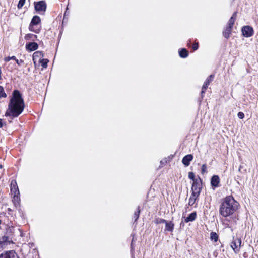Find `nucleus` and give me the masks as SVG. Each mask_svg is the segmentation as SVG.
I'll list each match as a JSON object with an SVG mask.
<instances>
[{
	"instance_id": "obj_1",
	"label": "nucleus",
	"mask_w": 258,
	"mask_h": 258,
	"mask_svg": "<svg viewBox=\"0 0 258 258\" xmlns=\"http://www.w3.org/2000/svg\"><path fill=\"white\" fill-rule=\"evenodd\" d=\"M24 108V102L21 94L18 90H14L5 116H9L11 119L17 117L23 111Z\"/></svg>"
},
{
	"instance_id": "obj_2",
	"label": "nucleus",
	"mask_w": 258,
	"mask_h": 258,
	"mask_svg": "<svg viewBox=\"0 0 258 258\" xmlns=\"http://www.w3.org/2000/svg\"><path fill=\"white\" fill-rule=\"evenodd\" d=\"M238 203L232 196H227L221 203L219 209L220 214L226 217L232 215L237 209Z\"/></svg>"
},
{
	"instance_id": "obj_3",
	"label": "nucleus",
	"mask_w": 258,
	"mask_h": 258,
	"mask_svg": "<svg viewBox=\"0 0 258 258\" xmlns=\"http://www.w3.org/2000/svg\"><path fill=\"white\" fill-rule=\"evenodd\" d=\"M202 188V180L198 177L196 180H194L192 184V196L195 197H199Z\"/></svg>"
},
{
	"instance_id": "obj_4",
	"label": "nucleus",
	"mask_w": 258,
	"mask_h": 258,
	"mask_svg": "<svg viewBox=\"0 0 258 258\" xmlns=\"http://www.w3.org/2000/svg\"><path fill=\"white\" fill-rule=\"evenodd\" d=\"M35 10L39 13H44L46 9V4L44 1L34 2Z\"/></svg>"
},
{
	"instance_id": "obj_5",
	"label": "nucleus",
	"mask_w": 258,
	"mask_h": 258,
	"mask_svg": "<svg viewBox=\"0 0 258 258\" xmlns=\"http://www.w3.org/2000/svg\"><path fill=\"white\" fill-rule=\"evenodd\" d=\"M11 191L14 195V197L17 200L19 198L20 195L18 187L17 186V182L15 180H13L11 183Z\"/></svg>"
},
{
	"instance_id": "obj_6",
	"label": "nucleus",
	"mask_w": 258,
	"mask_h": 258,
	"mask_svg": "<svg viewBox=\"0 0 258 258\" xmlns=\"http://www.w3.org/2000/svg\"><path fill=\"white\" fill-rule=\"evenodd\" d=\"M242 33L245 37H249L253 34V28L249 26H245L242 28Z\"/></svg>"
},
{
	"instance_id": "obj_7",
	"label": "nucleus",
	"mask_w": 258,
	"mask_h": 258,
	"mask_svg": "<svg viewBox=\"0 0 258 258\" xmlns=\"http://www.w3.org/2000/svg\"><path fill=\"white\" fill-rule=\"evenodd\" d=\"M241 243V240L238 238L234 239L231 242V247L235 253L239 252Z\"/></svg>"
},
{
	"instance_id": "obj_8",
	"label": "nucleus",
	"mask_w": 258,
	"mask_h": 258,
	"mask_svg": "<svg viewBox=\"0 0 258 258\" xmlns=\"http://www.w3.org/2000/svg\"><path fill=\"white\" fill-rule=\"evenodd\" d=\"M0 258H19L18 254L14 251H6L0 255Z\"/></svg>"
},
{
	"instance_id": "obj_9",
	"label": "nucleus",
	"mask_w": 258,
	"mask_h": 258,
	"mask_svg": "<svg viewBox=\"0 0 258 258\" xmlns=\"http://www.w3.org/2000/svg\"><path fill=\"white\" fill-rule=\"evenodd\" d=\"M38 45L36 42H29L26 45V49L29 51H33L37 50Z\"/></svg>"
},
{
	"instance_id": "obj_10",
	"label": "nucleus",
	"mask_w": 258,
	"mask_h": 258,
	"mask_svg": "<svg viewBox=\"0 0 258 258\" xmlns=\"http://www.w3.org/2000/svg\"><path fill=\"white\" fill-rule=\"evenodd\" d=\"M192 159L193 156L191 154H188L183 158L182 162L185 166H188Z\"/></svg>"
},
{
	"instance_id": "obj_11",
	"label": "nucleus",
	"mask_w": 258,
	"mask_h": 258,
	"mask_svg": "<svg viewBox=\"0 0 258 258\" xmlns=\"http://www.w3.org/2000/svg\"><path fill=\"white\" fill-rule=\"evenodd\" d=\"M220 182L219 176L217 175H214L212 177L211 180V184L213 187H216L218 186Z\"/></svg>"
},
{
	"instance_id": "obj_12",
	"label": "nucleus",
	"mask_w": 258,
	"mask_h": 258,
	"mask_svg": "<svg viewBox=\"0 0 258 258\" xmlns=\"http://www.w3.org/2000/svg\"><path fill=\"white\" fill-rule=\"evenodd\" d=\"M232 28V27L227 26L224 29V30L223 31V35L225 38L228 39V38H229L230 35L231 34Z\"/></svg>"
},
{
	"instance_id": "obj_13",
	"label": "nucleus",
	"mask_w": 258,
	"mask_h": 258,
	"mask_svg": "<svg viewBox=\"0 0 258 258\" xmlns=\"http://www.w3.org/2000/svg\"><path fill=\"white\" fill-rule=\"evenodd\" d=\"M43 57L44 54L42 52L39 51H36L33 54V60L35 63V61L37 60V58H40V59H41Z\"/></svg>"
},
{
	"instance_id": "obj_14",
	"label": "nucleus",
	"mask_w": 258,
	"mask_h": 258,
	"mask_svg": "<svg viewBox=\"0 0 258 258\" xmlns=\"http://www.w3.org/2000/svg\"><path fill=\"white\" fill-rule=\"evenodd\" d=\"M165 224V230L172 232L174 229V224L172 221L168 222L166 221V223Z\"/></svg>"
},
{
	"instance_id": "obj_15",
	"label": "nucleus",
	"mask_w": 258,
	"mask_h": 258,
	"mask_svg": "<svg viewBox=\"0 0 258 258\" xmlns=\"http://www.w3.org/2000/svg\"><path fill=\"white\" fill-rule=\"evenodd\" d=\"M196 217H197V213L196 212L191 213V214H189V215L187 217H186L185 218V222L186 223H187V222H189L190 221H193L196 219Z\"/></svg>"
},
{
	"instance_id": "obj_16",
	"label": "nucleus",
	"mask_w": 258,
	"mask_h": 258,
	"mask_svg": "<svg viewBox=\"0 0 258 258\" xmlns=\"http://www.w3.org/2000/svg\"><path fill=\"white\" fill-rule=\"evenodd\" d=\"M236 17H237V12H234L233 14L232 17L230 18V19L229 20L228 26H229L232 28L233 27V26L234 24Z\"/></svg>"
},
{
	"instance_id": "obj_17",
	"label": "nucleus",
	"mask_w": 258,
	"mask_h": 258,
	"mask_svg": "<svg viewBox=\"0 0 258 258\" xmlns=\"http://www.w3.org/2000/svg\"><path fill=\"white\" fill-rule=\"evenodd\" d=\"M40 18L38 16H34L30 24V25H37L40 22Z\"/></svg>"
},
{
	"instance_id": "obj_18",
	"label": "nucleus",
	"mask_w": 258,
	"mask_h": 258,
	"mask_svg": "<svg viewBox=\"0 0 258 258\" xmlns=\"http://www.w3.org/2000/svg\"><path fill=\"white\" fill-rule=\"evenodd\" d=\"M179 56L182 58H186L188 55V52L185 48H182L179 51Z\"/></svg>"
},
{
	"instance_id": "obj_19",
	"label": "nucleus",
	"mask_w": 258,
	"mask_h": 258,
	"mask_svg": "<svg viewBox=\"0 0 258 258\" xmlns=\"http://www.w3.org/2000/svg\"><path fill=\"white\" fill-rule=\"evenodd\" d=\"M37 36L36 35H34L32 34H28L25 36V39L26 40H34L36 38H37Z\"/></svg>"
},
{
	"instance_id": "obj_20",
	"label": "nucleus",
	"mask_w": 258,
	"mask_h": 258,
	"mask_svg": "<svg viewBox=\"0 0 258 258\" xmlns=\"http://www.w3.org/2000/svg\"><path fill=\"white\" fill-rule=\"evenodd\" d=\"M218 235L216 232H212L210 233V239L211 240H214L215 242H216L218 240Z\"/></svg>"
},
{
	"instance_id": "obj_21",
	"label": "nucleus",
	"mask_w": 258,
	"mask_h": 258,
	"mask_svg": "<svg viewBox=\"0 0 258 258\" xmlns=\"http://www.w3.org/2000/svg\"><path fill=\"white\" fill-rule=\"evenodd\" d=\"M36 27V25H30L29 28L31 31H33L36 33H38L40 31V29L37 28Z\"/></svg>"
},
{
	"instance_id": "obj_22",
	"label": "nucleus",
	"mask_w": 258,
	"mask_h": 258,
	"mask_svg": "<svg viewBox=\"0 0 258 258\" xmlns=\"http://www.w3.org/2000/svg\"><path fill=\"white\" fill-rule=\"evenodd\" d=\"M140 214V206H138L137 210L134 212V218L135 219V221H136L139 218V215Z\"/></svg>"
},
{
	"instance_id": "obj_23",
	"label": "nucleus",
	"mask_w": 258,
	"mask_h": 258,
	"mask_svg": "<svg viewBox=\"0 0 258 258\" xmlns=\"http://www.w3.org/2000/svg\"><path fill=\"white\" fill-rule=\"evenodd\" d=\"M39 62L43 68H46L47 66V63L49 62V60L47 59L42 58L40 59Z\"/></svg>"
},
{
	"instance_id": "obj_24",
	"label": "nucleus",
	"mask_w": 258,
	"mask_h": 258,
	"mask_svg": "<svg viewBox=\"0 0 258 258\" xmlns=\"http://www.w3.org/2000/svg\"><path fill=\"white\" fill-rule=\"evenodd\" d=\"M198 198V197H195L191 195L189 199L188 205L190 206H192Z\"/></svg>"
},
{
	"instance_id": "obj_25",
	"label": "nucleus",
	"mask_w": 258,
	"mask_h": 258,
	"mask_svg": "<svg viewBox=\"0 0 258 258\" xmlns=\"http://www.w3.org/2000/svg\"><path fill=\"white\" fill-rule=\"evenodd\" d=\"M214 75H210L206 80L204 83L208 84V85L210 84V83L211 82V81L213 80L214 78Z\"/></svg>"
},
{
	"instance_id": "obj_26",
	"label": "nucleus",
	"mask_w": 258,
	"mask_h": 258,
	"mask_svg": "<svg viewBox=\"0 0 258 258\" xmlns=\"http://www.w3.org/2000/svg\"><path fill=\"white\" fill-rule=\"evenodd\" d=\"M155 223L157 224L166 223V220L161 218H157L155 220Z\"/></svg>"
},
{
	"instance_id": "obj_27",
	"label": "nucleus",
	"mask_w": 258,
	"mask_h": 258,
	"mask_svg": "<svg viewBox=\"0 0 258 258\" xmlns=\"http://www.w3.org/2000/svg\"><path fill=\"white\" fill-rule=\"evenodd\" d=\"M208 86V85L206 84L205 83H204V85L202 86V91H201V96H202V98L203 97V94L205 93V91L206 90Z\"/></svg>"
},
{
	"instance_id": "obj_28",
	"label": "nucleus",
	"mask_w": 258,
	"mask_h": 258,
	"mask_svg": "<svg viewBox=\"0 0 258 258\" xmlns=\"http://www.w3.org/2000/svg\"><path fill=\"white\" fill-rule=\"evenodd\" d=\"M7 97V94L4 92V88L0 86V98L1 97L5 98Z\"/></svg>"
},
{
	"instance_id": "obj_29",
	"label": "nucleus",
	"mask_w": 258,
	"mask_h": 258,
	"mask_svg": "<svg viewBox=\"0 0 258 258\" xmlns=\"http://www.w3.org/2000/svg\"><path fill=\"white\" fill-rule=\"evenodd\" d=\"M26 0H19V3L17 5V8L20 9L22 8L25 3Z\"/></svg>"
},
{
	"instance_id": "obj_30",
	"label": "nucleus",
	"mask_w": 258,
	"mask_h": 258,
	"mask_svg": "<svg viewBox=\"0 0 258 258\" xmlns=\"http://www.w3.org/2000/svg\"><path fill=\"white\" fill-rule=\"evenodd\" d=\"M201 172L202 174H204V173L207 172V166L205 164H203L201 168Z\"/></svg>"
},
{
	"instance_id": "obj_31",
	"label": "nucleus",
	"mask_w": 258,
	"mask_h": 258,
	"mask_svg": "<svg viewBox=\"0 0 258 258\" xmlns=\"http://www.w3.org/2000/svg\"><path fill=\"white\" fill-rule=\"evenodd\" d=\"M188 178L191 180H192L193 182H194V180H196L197 178H195V174L193 172H190L188 173Z\"/></svg>"
},
{
	"instance_id": "obj_32",
	"label": "nucleus",
	"mask_w": 258,
	"mask_h": 258,
	"mask_svg": "<svg viewBox=\"0 0 258 258\" xmlns=\"http://www.w3.org/2000/svg\"><path fill=\"white\" fill-rule=\"evenodd\" d=\"M16 58L15 56H13L11 57L9 56V57L5 58L4 60L5 61L8 62V61H9L11 59L15 60Z\"/></svg>"
},
{
	"instance_id": "obj_33",
	"label": "nucleus",
	"mask_w": 258,
	"mask_h": 258,
	"mask_svg": "<svg viewBox=\"0 0 258 258\" xmlns=\"http://www.w3.org/2000/svg\"><path fill=\"white\" fill-rule=\"evenodd\" d=\"M237 116L240 119H243L244 117V114L242 112H239Z\"/></svg>"
},
{
	"instance_id": "obj_34",
	"label": "nucleus",
	"mask_w": 258,
	"mask_h": 258,
	"mask_svg": "<svg viewBox=\"0 0 258 258\" xmlns=\"http://www.w3.org/2000/svg\"><path fill=\"white\" fill-rule=\"evenodd\" d=\"M15 61L16 63L19 66H21L22 64L24 63V60L22 59L18 60L17 58H16Z\"/></svg>"
},
{
	"instance_id": "obj_35",
	"label": "nucleus",
	"mask_w": 258,
	"mask_h": 258,
	"mask_svg": "<svg viewBox=\"0 0 258 258\" xmlns=\"http://www.w3.org/2000/svg\"><path fill=\"white\" fill-rule=\"evenodd\" d=\"M198 44L197 43H194L192 45V49L194 50H196L198 49Z\"/></svg>"
},
{
	"instance_id": "obj_36",
	"label": "nucleus",
	"mask_w": 258,
	"mask_h": 258,
	"mask_svg": "<svg viewBox=\"0 0 258 258\" xmlns=\"http://www.w3.org/2000/svg\"><path fill=\"white\" fill-rule=\"evenodd\" d=\"M166 162H167V161H166V160H161V161H160V163H161L162 165H163V164H165V163H166Z\"/></svg>"
},
{
	"instance_id": "obj_37",
	"label": "nucleus",
	"mask_w": 258,
	"mask_h": 258,
	"mask_svg": "<svg viewBox=\"0 0 258 258\" xmlns=\"http://www.w3.org/2000/svg\"><path fill=\"white\" fill-rule=\"evenodd\" d=\"M3 125V120L2 119H0V128L2 127Z\"/></svg>"
},
{
	"instance_id": "obj_38",
	"label": "nucleus",
	"mask_w": 258,
	"mask_h": 258,
	"mask_svg": "<svg viewBox=\"0 0 258 258\" xmlns=\"http://www.w3.org/2000/svg\"><path fill=\"white\" fill-rule=\"evenodd\" d=\"M1 74H2L1 67H0V75H1Z\"/></svg>"
},
{
	"instance_id": "obj_39",
	"label": "nucleus",
	"mask_w": 258,
	"mask_h": 258,
	"mask_svg": "<svg viewBox=\"0 0 258 258\" xmlns=\"http://www.w3.org/2000/svg\"><path fill=\"white\" fill-rule=\"evenodd\" d=\"M3 244V242L0 241V245Z\"/></svg>"
},
{
	"instance_id": "obj_40",
	"label": "nucleus",
	"mask_w": 258,
	"mask_h": 258,
	"mask_svg": "<svg viewBox=\"0 0 258 258\" xmlns=\"http://www.w3.org/2000/svg\"><path fill=\"white\" fill-rule=\"evenodd\" d=\"M2 168V166L0 165V169Z\"/></svg>"
},
{
	"instance_id": "obj_41",
	"label": "nucleus",
	"mask_w": 258,
	"mask_h": 258,
	"mask_svg": "<svg viewBox=\"0 0 258 258\" xmlns=\"http://www.w3.org/2000/svg\"><path fill=\"white\" fill-rule=\"evenodd\" d=\"M1 79V75H0V80Z\"/></svg>"
},
{
	"instance_id": "obj_42",
	"label": "nucleus",
	"mask_w": 258,
	"mask_h": 258,
	"mask_svg": "<svg viewBox=\"0 0 258 258\" xmlns=\"http://www.w3.org/2000/svg\"><path fill=\"white\" fill-rule=\"evenodd\" d=\"M1 224V220H0V224Z\"/></svg>"
}]
</instances>
